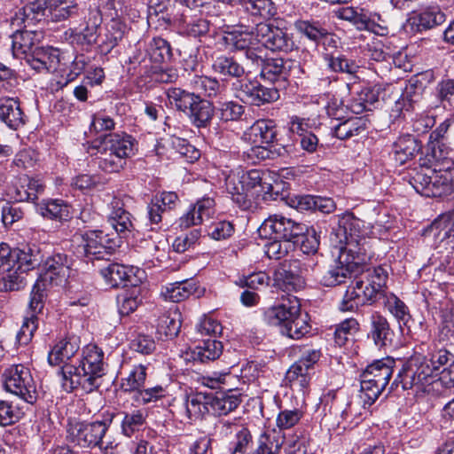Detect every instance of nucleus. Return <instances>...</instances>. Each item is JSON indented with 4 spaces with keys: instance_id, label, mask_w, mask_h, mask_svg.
<instances>
[{
    "instance_id": "32",
    "label": "nucleus",
    "mask_w": 454,
    "mask_h": 454,
    "mask_svg": "<svg viewBox=\"0 0 454 454\" xmlns=\"http://www.w3.org/2000/svg\"><path fill=\"white\" fill-rule=\"evenodd\" d=\"M283 444V435L280 432H265L259 436L256 447L247 454H278Z\"/></svg>"
},
{
    "instance_id": "45",
    "label": "nucleus",
    "mask_w": 454,
    "mask_h": 454,
    "mask_svg": "<svg viewBox=\"0 0 454 454\" xmlns=\"http://www.w3.org/2000/svg\"><path fill=\"white\" fill-rule=\"evenodd\" d=\"M212 68L223 76L235 77L237 80L244 78V67L231 57L223 55L217 57L213 62Z\"/></svg>"
},
{
    "instance_id": "5",
    "label": "nucleus",
    "mask_w": 454,
    "mask_h": 454,
    "mask_svg": "<svg viewBox=\"0 0 454 454\" xmlns=\"http://www.w3.org/2000/svg\"><path fill=\"white\" fill-rule=\"evenodd\" d=\"M5 389L28 403L37 399V390L30 370L23 364H12L4 374Z\"/></svg>"
},
{
    "instance_id": "17",
    "label": "nucleus",
    "mask_w": 454,
    "mask_h": 454,
    "mask_svg": "<svg viewBox=\"0 0 454 454\" xmlns=\"http://www.w3.org/2000/svg\"><path fill=\"white\" fill-rule=\"evenodd\" d=\"M378 300L373 288L364 283V278L360 275L346 290L340 303L342 311H351L368 302L372 303Z\"/></svg>"
},
{
    "instance_id": "56",
    "label": "nucleus",
    "mask_w": 454,
    "mask_h": 454,
    "mask_svg": "<svg viewBox=\"0 0 454 454\" xmlns=\"http://www.w3.org/2000/svg\"><path fill=\"white\" fill-rule=\"evenodd\" d=\"M93 14L91 23L79 32L72 31L74 35L73 41L80 44H92L96 43L98 27L101 23V18L98 16V12H91Z\"/></svg>"
},
{
    "instance_id": "27",
    "label": "nucleus",
    "mask_w": 454,
    "mask_h": 454,
    "mask_svg": "<svg viewBox=\"0 0 454 454\" xmlns=\"http://www.w3.org/2000/svg\"><path fill=\"white\" fill-rule=\"evenodd\" d=\"M44 14L52 21L59 22L76 14L77 4L72 0H43Z\"/></svg>"
},
{
    "instance_id": "1",
    "label": "nucleus",
    "mask_w": 454,
    "mask_h": 454,
    "mask_svg": "<svg viewBox=\"0 0 454 454\" xmlns=\"http://www.w3.org/2000/svg\"><path fill=\"white\" fill-rule=\"evenodd\" d=\"M375 227L351 213L339 216L338 226L330 235L332 245L339 256L321 278V284L332 287L341 285L352 273L371 258L369 239L376 236Z\"/></svg>"
},
{
    "instance_id": "58",
    "label": "nucleus",
    "mask_w": 454,
    "mask_h": 454,
    "mask_svg": "<svg viewBox=\"0 0 454 454\" xmlns=\"http://www.w3.org/2000/svg\"><path fill=\"white\" fill-rule=\"evenodd\" d=\"M264 246L265 254L270 259L279 260L285 257L290 250L294 247L296 242L288 241L281 239H272Z\"/></svg>"
},
{
    "instance_id": "42",
    "label": "nucleus",
    "mask_w": 454,
    "mask_h": 454,
    "mask_svg": "<svg viewBox=\"0 0 454 454\" xmlns=\"http://www.w3.org/2000/svg\"><path fill=\"white\" fill-rule=\"evenodd\" d=\"M223 346L221 341L208 338L196 346L192 351L193 358L204 363L217 359L223 353Z\"/></svg>"
},
{
    "instance_id": "9",
    "label": "nucleus",
    "mask_w": 454,
    "mask_h": 454,
    "mask_svg": "<svg viewBox=\"0 0 454 454\" xmlns=\"http://www.w3.org/2000/svg\"><path fill=\"white\" fill-rule=\"evenodd\" d=\"M231 89L241 101L257 106L274 102L279 98L276 88L265 87L259 82L247 77L233 82Z\"/></svg>"
},
{
    "instance_id": "2",
    "label": "nucleus",
    "mask_w": 454,
    "mask_h": 454,
    "mask_svg": "<svg viewBox=\"0 0 454 454\" xmlns=\"http://www.w3.org/2000/svg\"><path fill=\"white\" fill-rule=\"evenodd\" d=\"M104 353L95 345H87L82 351V359L78 367L66 364L59 373L62 388L70 393L80 387L90 393L100 386L104 374Z\"/></svg>"
},
{
    "instance_id": "40",
    "label": "nucleus",
    "mask_w": 454,
    "mask_h": 454,
    "mask_svg": "<svg viewBox=\"0 0 454 454\" xmlns=\"http://www.w3.org/2000/svg\"><path fill=\"white\" fill-rule=\"evenodd\" d=\"M106 286L111 288L125 286L129 274L125 266L118 263H110L100 270Z\"/></svg>"
},
{
    "instance_id": "10",
    "label": "nucleus",
    "mask_w": 454,
    "mask_h": 454,
    "mask_svg": "<svg viewBox=\"0 0 454 454\" xmlns=\"http://www.w3.org/2000/svg\"><path fill=\"white\" fill-rule=\"evenodd\" d=\"M255 32L259 44L271 51H285L292 50L294 42L287 32L280 27L279 20L274 23L260 22L256 25Z\"/></svg>"
},
{
    "instance_id": "37",
    "label": "nucleus",
    "mask_w": 454,
    "mask_h": 454,
    "mask_svg": "<svg viewBox=\"0 0 454 454\" xmlns=\"http://www.w3.org/2000/svg\"><path fill=\"white\" fill-rule=\"evenodd\" d=\"M371 336L379 347L387 346L391 342L392 332L387 319L378 313L371 316Z\"/></svg>"
},
{
    "instance_id": "46",
    "label": "nucleus",
    "mask_w": 454,
    "mask_h": 454,
    "mask_svg": "<svg viewBox=\"0 0 454 454\" xmlns=\"http://www.w3.org/2000/svg\"><path fill=\"white\" fill-rule=\"evenodd\" d=\"M168 104L177 111L186 113L196 100L194 92H188L181 88H169L167 92Z\"/></svg>"
},
{
    "instance_id": "62",
    "label": "nucleus",
    "mask_w": 454,
    "mask_h": 454,
    "mask_svg": "<svg viewBox=\"0 0 454 454\" xmlns=\"http://www.w3.org/2000/svg\"><path fill=\"white\" fill-rule=\"evenodd\" d=\"M295 27L300 33L303 34L310 40L317 41L323 37L325 38V41L329 39L326 30L314 23L306 20H299L295 23ZM330 40L333 41L332 37H330Z\"/></svg>"
},
{
    "instance_id": "35",
    "label": "nucleus",
    "mask_w": 454,
    "mask_h": 454,
    "mask_svg": "<svg viewBox=\"0 0 454 454\" xmlns=\"http://www.w3.org/2000/svg\"><path fill=\"white\" fill-rule=\"evenodd\" d=\"M19 264L17 263L14 267L2 270L3 277L0 280V291L19 290L25 286L26 274L30 270L20 268Z\"/></svg>"
},
{
    "instance_id": "38",
    "label": "nucleus",
    "mask_w": 454,
    "mask_h": 454,
    "mask_svg": "<svg viewBox=\"0 0 454 454\" xmlns=\"http://www.w3.org/2000/svg\"><path fill=\"white\" fill-rule=\"evenodd\" d=\"M147 368L143 364L132 367L129 373L121 379V389L124 392L133 393L134 395L145 386Z\"/></svg>"
},
{
    "instance_id": "64",
    "label": "nucleus",
    "mask_w": 454,
    "mask_h": 454,
    "mask_svg": "<svg viewBox=\"0 0 454 454\" xmlns=\"http://www.w3.org/2000/svg\"><path fill=\"white\" fill-rule=\"evenodd\" d=\"M166 389L160 385L153 387H142L134 396V400L137 404H145L164 397Z\"/></svg>"
},
{
    "instance_id": "26",
    "label": "nucleus",
    "mask_w": 454,
    "mask_h": 454,
    "mask_svg": "<svg viewBox=\"0 0 454 454\" xmlns=\"http://www.w3.org/2000/svg\"><path fill=\"white\" fill-rule=\"evenodd\" d=\"M226 191L232 200L242 208L249 207V200L246 197V188L243 184V169L231 170L225 177Z\"/></svg>"
},
{
    "instance_id": "57",
    "label": "nucleus",
    "mask_w": 454,
    "mask_h": 454,
    "mask_svg": "<svg viewBox=\"0 0 454 454\" xmlns=\"http://www.w3.org/2000/svg\"><path fill=\"white\" fill-rule=\"evenodd\" d=\"M180 327V315L177 312H174L173 314L163 315L160 318L157 331L160 335H164L166 338H173L178 334Z\"/></svg>"
},
{
    "instance_id": "19",
    "label": "nucleus",
    "mask_w": 454,
    "mask_h": 454,
    "mask_svg": "<svg viewBox=\"0 0 454 454\" xmlns=\"http://www.w3.org/2000/svg\"><path fill=\"white\" fill-rule=\"evenodd\" d=\"M12 54L15 58L27 60L28 55H32L42 40L43 33L38 30H20L17 29L12 35Z\"/></svg>"
},
{
    "instance_id": "25",
    "label": "nucleus",
    "mask_w": 454,
    "mask_h": 454,
    "mask_svg": "<svg viewBox=\"0 0 454 454\" xmlns=\"http://www.w3.org/2000/svg\"><path fill=\"white\" fill-rule=\"evenodd\" d=\"M208 404H210L209 396L201 393L189 395L185 396L179 413L184 414L189 421H195L208 412Z\"/></svg>"
},
{
    "instance_id": "63",
    "label": "nucleus",
    "mask_w": 454,
    "mask_h": 454,
    "mask_svg": "<svg viewBox=\"0 0 454 454\" xmlns=\"http://www.w3.org/2000/svg\"><path fill=\"white\" fill-rule=\"evenodd\" d=\"M328 66L334 72H342L347 74H356L359 66L353 60L343 56H329L327 57Z\"/></svg>"
},
{
    "instance_id": "43",
    "label": "nucleus",
    "mask_w": 454,
    "mask_h": 454,
    "mask_svg": "<svg viewBox=\"0 0 454 454\" xmlns=\"http://www.w3.org/2000/svg\"><path fill=\"white\" fill-rule=\"evenodd\" d=\"M242 5L252 16L269 20L277 14V7L271 0H242Z\"/></svg>"
},
{
    "instance_id": "14",
    "label": "nucleus",
    "mask_w": 454,
    "mask_h": 454,
    "mask_svg": "<svg viewBox=\"0 0 454 454\" xmlns=\"http://www.w3.org/2000/svg\"><path fill=\"white\" fill-rule=\"evenodd\" d=\"M320 353L315 349L306 350L286 372V380L291 387L304 391L310 381L313 366L318 361Z\"/></svg>"
},
{
    "instance_id": "6",
    "label": "nucleus",
    "mask_w": 454,
    "mask_h": 454,
    "mask_svg": "<svg viewBox=\"0 0 454 454\" xmlns=\"http://www.w3.org/2000/svg\"><path fill=\"white\" fill-rule=\"evenodd\" d=\"M72 247L78 257L95 256L103 258L111 254L114 242L102 231H88L76 233L72 238Z\"/></svg>"
},
{
    "instance_id": "53",
    "label": "nucleus",
    "mask_w": 454,
    "mask_h": 454,
    "mask_svg": "<svg viewBox=\"0 0 454 454\" xmlns=\"http://www.w3.org/2000/svg\"><path fill=\"white\" fill-rule=\"evenodd\" d=\"M40 209L43 216L51 219L63 221L71 216L70 207L62 200H51Z\"/></svg>"
},
{
    "instance_id": "39",
    "label": "nucleus",
    "mask_w": 454,
    "mask_h": 454,
    "mask_svg": "<svg viewBox=\"0 0 454 454\" xmlns=\"http://www.w3.org/2000/svg\"><path fill=\"white\" fill-rule=\"evenodd\" d=\"M192 122L197 127H206L214 116V106L207 100L201 99L197 96L192 106L188 110Z\"/></svg>"
},
{
    "instance_id": "54",
    "label": "nucleus",
    "mask_w": 454,
    "mask_h": 454,
    "mask_svg": "<svg viewBox=\"0 0 454 454\" xmlns=\"http://www.w3.org/2000/svg\"><path fill=\"white\" fill-rule=\"evenodd\" d=\"M386 307L387 310L396 318L400 327L404 325L410 328L409 324L411 321V317L408 307L403 301H401L395 295H391L387 300Z\"/></svg>"
},
{
    "instance_id": "30",
    "label": "nucleus",
    "mask_w": 454,
    "mask_h": 454,
    "mask_svg": "<svg viewBox=\"0 0 454 454\" xmlns=\"http://www.w3.org/2000/svg\"><path fill=\"white\" fill-rule=\"evenodd\" d=\"M111 211L108 215V223L119 233L131 231L133 223L130 214L123 208V202L114 198L110 203Z\"/></svg>"
},
{
    "instance_id": "34",
    "label": "nucleus",
    "mask_w": 454,
    "mask_h": 454,
    "mask_svg": "<svg viewBox=\"0 0 454 454\" xmlns=\"http://www.w3.org/2000/svg\"><path fill=\"white\" fill-rule=\"evenodd\" d=\"M336 16L352 23L359 30L371 29L372 22L367 12L361 7H341L335 12Z\"/></svg>"
},
{
    "instance_id": "24",
    "label": "nucleus",
    "mask_w": 454,
    "mask_h": 454,
    "mask_svg": "<svg viewBox=\"0 0 454 454\" xmlns=\"http://www.w3.org/2000/svg\"><path fill=\"white\" fill-rule=\"evenodd\" d=\"M179 32L192 37H200L209 30V22L201 18L192 16L189 10H184L179 17L175 18Z\"/></svg>"
},
{
    "instance_id": "60",
    "label": "nucleus",
    "mask_w": 454,
    "mask_h": 454,
    "mask_svg": "<svg viewBox=\"0 0 454 454\" xmlns=\"http://www.w3.org/2000/svg\"><path fill=\"white\" fill-rule=\"evenodd\" d=\"M454 360V356L446 349H439L432 354L430 359L424 357V362L427 364L431 371V379L435 378V375L441 370L446 367L451 361Z\"/></svg>"
},
{
    "instance_id": "22",
    "label": "nucleus",
    "mask_w": 454,
    "mask_h": 454,
    "mask_svg": "<svg viewBox=\"0 0 454 454\" xmlns=\"http://www.w3.org/2000/svg\"><path fill=\"white\" fill-rule=\"evenodd\" d=\"M0 94V120L9 128L18 129L25 124V115L17 99Z\"/></svg>"
},
{
    "instance_id": "4",
    "label": "nucleus",
    "mask_w": 454,
    "mask_h": 454,
    "mask_svg": "<svg viewBox=\"0 0 454 454\" xmlns=\"http://www.w3.org/2000/svg\"><path fill=\"white\" fill-rule=\"evenodd\" d=\"M97 150L98 168L109 174L119 173L126 166L127 159L135 154L137 142L126 133H114L106 136Z\"/></svg>"
},
{
    "instance_id": "44",
    "label": "nucleus",
    "mask_w": 454,
    "mask_h": 454,
    "mask_svg": "<svg viewBox=\"0 0 454 454\" xmlns=\"http://www.w3.org/2000/svg\"><path fill=\"white\" fill-rule=\"evenodd\" d=\"M288 69L282 59H268L263 62L261 75L270 82H283L286 79Z\"/></svg>"
},
{
    "instance_id": "51",
    "label": "nucleus",
    "mask_w": 454,
    "mask_h": 454,
    "mask_svg": "<svg viewBox=\"0 0 454 454\" xmlns=\"http://www.w3.org/2000/svg\"><path fill=\"white\" fill-rule=\"evenodd\" d=\"M224 39L229 45L236 50H246L253 45L259 44L257 35L249 31L234 30L229 32Z\"/></svg>"
},
{
    "instance_id": "16",
    "label": "nucleus",
    "mask_w": 454,
    "mask_h": 454,
    "mask_svg": "<svg viewBox=\"0 0 454 454\" xmlns=\"http://www.w3.org/2000/svg\"><path fill=\"white\" fill-rule=\"evenodd\" d=\"M65 57L61 56L59 49L52 46H38L34 50L32 55H28L26 61L33 69L37 72L53 73L63 71L66 63Z\"/></svg>"
},
{
    "instance_id": "48",
    "label": "nucleus",
    "mask_w": 454,
    "mask_h": 454,
    "mask_svg": "<svg viewBox=\"0 0 454 454\" xmlns=\"http://www.w3.org/2000/svg\"><path fill=\"white\" fill-rule=\"evenodd\" d=\"M361 276L364 278V283L373 288L374 294L379 298L383 295L387 273L382 267L368 268L362 272Z\"/></svg>"
},
{
    "instance_id": "8",
    "label": "nucleus",
    "mask_w": 454,
    "mask_h": 454,
    "mask_svg": "<svg viewBox=\"0 0 454 454\" xmlns=\"http://www.w3.org/2000/svg\"><path fill=\"white\" fill-rule=\"evenodd\" d=\"M307 227L281 215H270L258 229L261 237L299 242Z\"/></svg>"
},
{
    "instance_id": "41",
    "label": "nucleus",
    "mask_w": 454,
    "mask_h": 454,
    "mask_svg": "<svg viewBox=\"0 0 454 454\" xmlns=\"http://www.w3.org/2000/svg\"><path fill=\"white\" fill-rule=\"evenodd\" d=\"M334 135L339 139H348L366 129V120L363 117H351L333 127Z\"/></svg>"
},
{
    "instance_id": "20",
    "label": "nucleus",
    "mask_w": 454,
    "mask_h": 454,
    "mask_svg": "<svg viewBox=\"0 0 454 454\" xmlns=\"http://www.w3.org/2000/svg\"><path fill=\"white\" fill-rule=\"evenodd\" d=\"M277 136L275 121L270 119L256 121L242 136V139L250 145L272 144Z\"/></svg>"
},
{
    "instance_id": "3",
    "label": "nucleus",
    "mask_w": 454,
    "mask_h": 454,
    "mask_svg": "<svg viewBox=\"0 0 454 454\" xmlns=\"http://www.w3.org/2000/svg\"><path fill=\"white\" fill-rule=\"evenodd\" d=\"M434 164L424 168L411 176L410 184L415 191L426 197H442L454 192V161L438 155L433 148Z\"/></svg>"
},
{
    "instance_id": "36",
    "label": "nucleus",
    "mask_w": 454,
    "mask_h": 454,
    "mask_svg": "<svg viewBox=\"0 0 454 454\" xmlns=\"http://www.w3.org/2000/svg\"><path fill=\"white\" fill-rule=\"evenodd\" d=\"M196 290L195 284L189 281H181L167 285L161 290V296L165 301L180 302L187 299Z\"/></svg>"
},
{
    "instance_id": "28",
    "label": "nucleus",
    "mask_w": 454,
    "mask_h": 454,
    "mask_svg": "<svg viewBox=\"0 0 454 454\" xmlns=\"http://www.w3.org/2000/svg\"><path fill=\"white\" fill-rule=\"evenodd\" d=\"M454 232V207L438 216L426 231L427 237H434L435 241L443 242Z\"/></svg>"
},
{
    "instance_id": "23",
    "label": "nucleus",
    "mask_w": 454,
    "mask_h": 454,
    "mask_svg": "<svg viewBox=\"0 0 454 454\" xmlns=\"http://www.w3.org/2000/svg\"><path fill=\"white\" fill-rule=\"evenodd\" d=\"M80 348V340L72 335L60 339L51 348L48 355L49 364L59 365L71 359Z\"/></svg>"
},
{
    "instance_id": "49",
    "label": "nucleus",
    "mask_w": 454,
    "mask_h": 454,
    "mask_svg": "<svg viewBox=\"0 0 454 454\" xmlns=\"http://www.w3.org/2000/svg\"><path fill=\"white\" fill-rule=\"evenodd\" d=\"M360 387V398L364 402V404L372 405L379 398L387 386L379 385L378 380L363 373L361 375Z\"/></svg>"
},
{
    "instance_id": "59",
    "label": "nucleus",
    "mask_w": 454,
    "mask_h": 454,
    "mask_svg": "<svg viewBox=\"0 0 454 454\" xmlns=\"http://www.w3.org/2000/svg\"><path fill=\"white\" fill-rule=\"evenodd\" d=\"M442 319L439 327V340L446 344H454V307L442 312Z\"/></svg>"
},
{
    "instance_id": "55",
    "label": "nucleus",
    "mask_w": 454,
    "mask_h": 454,
    "mask_svg": "<svg viewBox=\"0 0 454 454\" xmlns=\"http://www.w3.org/2000/svg\"><path fill=\"white\" fill-rule=\"evenodd\" d=\"M309 332L307 315L302 316L301 310L290 320V324L283 327L282 334L294 340H299Z\"/></svg>"
},
{
    "instance_id": "7",
    "label": "nucleus",
    "mask_w": 454,
    "mask_h": 454,
    "mask_svg": "<svg viewBox=\"0 0 454 454\" xmlns=\"http://www.w3.org/2000/svg\"><path fill=\"white\" fill-rule=\"evenodd\" d=\"M243 184L246 197L249 200V207L252 198L262 197L263 200H276L279 192L280 183L274 180L270 173L259 169L243 170Z\"/></svg>"
},
{
    "instance_id": "15",
    "label": "nucleus",
    "mask_w": 454,
    "mask_h": 454,
    "mask_svg": "<svg viewBox=\"0 0 454 454\" xmlns=\"http://www.w3.org/2000/svg\"><path fill=\"white\" fill-rule=\"evenodd\" d=\"M301 303L294 295H282L281 298L263 313V320L270 325L280 327V331L290 324V320L300 311Z\"/></svg>"
},
{
    "instance_id": "61",
    "label": "nucleus",
    "mask_w": 454,
    "mask_h": 454,
    "mask_svg": "<svg viewBox=\"0 0 454 454\" xmlns=\"http://www.w3.org/2000/svg\"><path fill=\"white\" fill-rule=\"evenodd\" d=\"M358 330L357 321L351 317L344 320L335 329L334 340L339 346H343L348 340L349 336Z\"/></svg>"
},
{
    "instance_id": "12",
    "label": "nucleus",
    "mask_w": 454,
    "mask_h": 454,
    "mask_svg": "<svg viewBox=\"0 0 454 454\" xmlns=\"http://www.w3.org/2000/svg\"><path fill=\"white\" fill-rule=\"evenodd\" d=\"M41 255L39 250L34 247H26L22 249L11 248L6 243L0 244V270L10 269L17 263L24 270H33L40 264Z\"/></svg>"
},
{
    "instance_id": "31",
    "label": "nucleus",
    "mask_w": 454,
    "mask_h": 454,
    "mask_svg": "<svg viewBox=\"0 0 454 454\" xmlns=\"http://www.w3.org/2000/svg\"><path fill=\"white\" fill-rule=\"evenodd\" d=\"M420 151V145L411 135H403L394 144L395 160L403 165L411 160Z\"/></svg>"
},
{
    "instance_id": "50",
    "label": "nucleus",
    "mask_w": 454,
    "mask_h": 454,
    "mask_svg": "<svg viewBox=\"0 0 454 454\" xmlns=\"http://www.w3.org/2000/svg\"><path fill=\"white\" fill-rule=\"evenodd\" d=\"M147 55L151 61L162 63L171 58V48L169 43L160 37L153 38L147 46Z\"/></svg>"
},
{
    "instance_id": "13",
    "label": "nucleus",
    "mask_w": 454,
    "mask_h": 454,
    "mask_svg": "<svg viewBox=\"0 0 454 454\" xmlns=\"http://www.w3.org/2000/svg\"><path fill=\"white\" fill-rule=\"evenodd\" d=\"M107 430L106 423H70L67 427L68 440L83 448L98 446Z\"/></svg>"
},
{
    "instance_id": "21",
    "label": "nucleus",
    "mask_w": 454,
    "mask_h": 454,
    "mask_svg": "<svg viewBox=\"0 0 454 454\" xmlns=\"http://www.w3.org/2000/svg\"><path fill=\"white\" fill-rule=\"evenodd\" d=\"M215 214V200L211 198H203L180 218V227L189 228L192 225L201 224L208 221Z\"/></svg>"
},
{
    "instance_id": "47",
    "label": "nucleus",
    "mask_w": 454,
    "mask_h": 454,
    "mask_svg": "<svg viewBox=\"0 0 454 454\" xmlns=\"http://www.w3.org/2000/svg\"><path fill=\"white\" fill-rule=\"evenodd\" d=\"M378 99L379 90L377 89L364 87L356 92V96L353 98L350 107L356 114L369 111Z\"/></svg>"
},
{
    "instance_id": "33",
    "label": "nucleus",
    "mask_w": 454,
    "mask_h": 454,
    "mask_svg": "<svg viewBox=\"0 0 454 454\" xmlns=\"http://www.w3.org/2000/svg\"><path fill=\"white\" fill-rule=\"evenodd\" d=\"M394 366L395 360L387 356L369 364L363 373L378 380L379 385L387 386L392 377Z\"/></svg>"
},
{
    "instance_id": "29",
    "label": "nucleus",
    "mask_w": 454,
    "mask_h": 454,
    "mask_svg": "<svg viewBox=\"0 0 454 454\" xmlns=\"http://www.w3.org/2000/svg\"><path fill=\"white\" fill-rule=\"evenodd\" d=\"M189 84L194 94L200 97L213 98L221 95L224 90V86L216 78L207 75L194 74L190 78Z\"/></svg>"
},
{
    "instance_id": "18",
    "label": "nucleus",
    "mask_w": 454,
    "mask_h": 454,
    "mask_svg": "<svg viewBox=\"0 0 454 454\" xmlns=\"http://www.w3.org/2000/svg\"><path fill=\"white\" fill-rule=\"evenodd\" d=\"M70 273V263L66 254H57L48 258L40 279L51 286H62Z\"/></svg>"
},
{
    "instance_id": "52",
    "label": "nucleus",
    "mask_w": 454,
    "mask_h": 454,
    "mask_svg": "<svg viewBox=\"0 0 454 454\" xmlns=\"http://www.w3.org/2000/svg\"><path fill=\"white\" fill-rule=\"evenodd\" d=\"M239 403L240 399L236 395L220 394L214 398L210 397V406L218 416L232 411Z\"/></svg>"
},
{
    "instance_id": "11",
    "label": "nucleus",
    "mask_w": 454,
    "mask_h": 454,
    "mask_svg": "<svg viewBox=\"0 0 454 454\" xmlns=\"http://www.w3.org/2000/svg\"><path fill=\"white\" fill-rule=\"evenodd\" d=\"M400 382L403 389L417 387L425 390L426 386L432 383L431 371L427 364L424 362V356L411 357L393 384Z\"/></svg>"
}]
</instances>
